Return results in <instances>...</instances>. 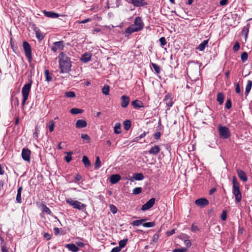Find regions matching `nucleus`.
Here are the masks:
<instances>
[{
    "mask_svg": "<svg viewBox=\"0 0 252 252\" xmlns=\"http://www.w3.org/2000/svg\"><path fill=\"white\" fill-rule=\"evenodd\" d=\"M110 210L113 214H116L118 211L117 207L113 204L110 205Z\"/></svg>",
    "mask_w": 252,
    "mask_h": 252,
    "instance_id": "47",
    "label": "nucleus"
},
{
    "mask_svg": "<svg viewBox=\"0 0 252 252\" xmlns=\"http://www.w3.org/2000/svg\"><path fill=\"white\" fill-rule=\"evenodd\" d=\"M1 250L2 252H8L7 248L5 245H2V246H1Z\"/></svg>",
    "mask_w": 252,
    "mask_h": 252,
    "instance_id": "60",
    "label": "nucleus"
},
{
    "mask_svg": "<svg viewBox=\"0 0 252 252\" xmlns=\"http://www.w3.org/2000/svg\"><path fill=\"white\" fill-rule=\"evenodd\" d=\"M195 204L200 207H204L209 204V201L204 198L198 199L195 201Z\"/></svg>",
    "mask_w": 252,
    "mask_h": 252,
    "instance_id": "14",
    "label": "nucleus"
},
{
    "mask_svg": "<svg viewBox=\"0 0 252 252\" xmlns=\"http://www.w3.org/2000/svg\"><path fill=\"white\" fill-rule=\"evenodd\" d=\"M64 48L63 41H59L55 42L53 44V46L51 47V50L53 52H56L57 50H63Z\"/></svg>",
    "mask_w": 252,
    "mask_h": 252,
    "instance_id": "9",
    "label": "nucleus"
},
{
    "mask_svg": "<svg viewBox=\"0 0 252 252\" xmlns=\"http://www.w3.org/2000/svg\"><path fill=\"white\" fill-rule=\"evenodd\" d=\"M23 49L29 63L32 61V49L30 44L27 41H24L23 43Z\"/></svg>",
    "mask_w": 252,
    "mask_h": 252,
    "instance_id": "6",
    "label": "nucleus"
},
{
    "mask_svg": "<svg viewBox=\"0 0 252 252\" xmlns=\"http://www.w3.org/2000/svg\"><path fill=\"white\" fill-rule=\"evenodd\" d=\"M221 219L225 221L227 218V212L226 210H223L222 212V214L220 216Z\"/></svg>",
    "mask_w": 252,
    "mask_h": 252,
    "instance_id": "49",
    "label": "nucleus"
},
{
    "mask_svg": "<svg viewBox=\"0 0 252 252\" xmlns=\"http://www.w3.org/2000/svg\"><path fill=\"white\" fill-rule=\"evenodd\" d=\"M32 84V80H30V82L24 85L22 89V94L23 96V100L22 105L24 106L26 104V101L28 100V96L31 89Z\"/></svg>",
    "mask_w": 252,
    "mask_h": 252,
    "instance_id": "4",
    "label": "nucleus"
},
{
    "mask_svg": "<svg viewBox=\"0 0 252 252\" xmlns=\"http://www.w3.org/2000/svg\"><path fill=\"white\" fill-rule=\"evenodd\" d=\"M173 96L171 94L168 93L165 95L163 99V102L166 104V106L168 108L167 110H169L170 108L173 105L174 102L173 101Z\"/></svg>",
    "mask_w": 252,
    "mask_h": 252,
    "instance_id": "8",
    "label": "nucleus"
},
{
    "mask_svg": "<svg viewBox=\"0 0 252 252\" xmlns=\"http://www.w3.org/2000/svg\"><path fill=\"white\" fill-rule=\"evenodd\" d=\"M44 75L45 76V80L47 82H51L53 80V75L52 73H50L49 71L46 69L44 71Z\"/></svg>",
    "mask_w": 252,
    "mask_h": 252,
    "instance_id": "25",
    "label": "nucleus"
},
{
    "mask_svg": "<svg viewBox=\"0 0 252 252\" xmlns=\"http://www.w3.org/2000/svg\"><path fill=\"white\" fill-rule=\"evenodd\" d=\"M235 87H236V88H235L236 93L237 94H240L241 93V89H240V87L239 83H236L235 85Z\"/></svg>",
    "mask_w": 252,
    "mask_h": 252,
    "instance_id": "56",
    "label": "nucleus"
},
{
    "mask_svg": "<svg viewBox=\"0 0 252 252\" xmlns=\"http://www.w3.org/2000/svg\"><path fill=\"white\" fill-rule=\"evenodd\" d=\"M54 231L55 235H58L60 233V229L58 227H55L54 228Z\"/></svg>",
    "mask_w": 252,
    "mask_h": 252,
    "instance_id": "63",
    "label": "nucleus"
},
{
    "mask_svg": "<svg viewBox=\"0 0 252 252\" xmlns=\"http://www.w3.org/2000/svg\"><path fill=\"white\" fill-rule=\"evenodd\" d=\"M131 126V122L129 120H126L124 122V127L125 129L128 130Z\"/></svg>",
    "mask_w": 252,
    "mask_h": 252,
    "instance_id": "40",
    "label": "nucleus"
},
{
    "mask_svg": "<svg viewBox=\"0 0 252 252\" xmlns=\"http://www.w3.org/2000/svg\"><path fill=\"white\" fill-rule=\"evenodd\" d=\"M44 238L46 239V240H50L51 238V236L50 234L48 233H44Z\"/></svg>",
    "mask_w": 252,
    "mask_h": 252,
    "instance_id": "58",
    "label": "nucleus"
},
{
    "mask_svg": "<svg viewBox=\"0 0 252 252\" xmlns=\"http://www.w3.org/2000/svg\"><path fill=\"white\" fill-rule=\"evenodd\" d=\"M155 203V198H152L149 200L146 203L142 206L141 210L142 211H146L152 208Z\"/></svg>",
    "mask_w": 252,
    "mask_h": 252,
    "instance_id": "11",
    "label": "nucleus"
},
{
    "mask_svg": "<svg viewBox=\"0 0 252 252\" xmlns=\"http://www.w3.org/2000/svg\"><path fill=\"white\" fill-rule=\"evenodd\" d=\"M228 0H221L220 1V5L224 6L227 4Z\"/></svg>",
    "mask_w": 252,
    "mask_h": 252,
    "instance_id": "59",
    "label": "nucleus"
},
{
    "mask_svg": "<svg viewBox=\"0 0 252 252\" xmlns=\"http://www.w3.org/2000/svg\"><path fill=\"white\" fill-rule=\"evenodd\" d=\"M32 29L33 31L35 32L36 37L39 40H41L44 38L43 34L40 32L39 29L35 26V25H33Z\"/></svg>",
    "mask_w": 252,
    "mask_h": 252,
    "instance_id": "15",
    "label": "nucleus"
},
{
    "mask_svg": "<svg viewBox=\"0 0 252 252\" xmlns=\"http://www.w3.org/2000/svg\"><path fill=\"white\" fill-rule=\"evenodd\" d=\"M142 191V189L140 187H137L134 188L132 190L133 194L137 195L140 193Z\"/></svg>",
    "mask_w": 252,
    "mask_h": 252,
    "instance_id": "45",
    "label": "nucleus"
},
{
    "mask_svg": "<svg viewBox=\"0 0 252 252\" xmlns=\"http://www.w3.org/2000/svg\"><path fill=\"white\" fill-rule=\"evenodd\" d=\"M158 235L155 234L153 236V241L155 242H157L158 241Z\"/></svg>",
    "mask_w": 252,
    "mask_h": 252,
    "instance_id": "64",
    "label": "nucleus"
},
{
    "mask_svg": "<svg viewBox=\"0 0 252 252\" xmlns=\"http://www.w3.org/2000/svg\"><path fill=\"white\" fill-rule=\"evenodd\" d=\"M187 248L175 249L173 250V252H186Z\"/></svg>",
    "mask_w": 252,
    "mask_h": 252,
    "instance_id": "55",
    "label": "nucleus"
},
{
    "mask_svg": "<svg viewBox=\"0 0 252 252\" xmlns=\"http://www.w3.org/2000/svg\"><path fill=\"white\" fill-rule=\"evenodd\" d=\"M191 230V231L195 232L199 230V228L197 225H196L195 224H194L193 223L192 224Z\"/></svg>",
    "mask_w": 252,
    "mask_h": 252,
    "instance_id": "54",
    "label": "nucleus"
},
{
    "mask_svg": "<svg viewBox=\"0 0 252 252\" xmlns=\"http://www.w3.org/2000/svg\"><path fill=\"white\" fill-rule=\"evenodd\" d=\"M252 87V81L251 80H248L247 82V84L245 88V93L246 95H248L249 93H250L251 88Z\"/></svg>",
    "mask_w": 252,
    "mask_h": 252,
    "instance_id": "28",
    "label": "nucleus"
},
{
    "mask_svg": "<svg viewBox=\"0 0 252 252\" xmlns=\"http://www.w3.org/2000/svg\"><path fill=\"white\" fill-rule=\"evenodd\" d=\"M65 96L69 98L74 97L75 96V94L73 91H69L65 93Z\"/></svg>",
    "mask_w": 252,
    "mask_h": 252,
    "instance_id": "42",
    "label": "nucleus"
},
{
    "mask_svg": "<svg viewBox=\"0 0 252 252\" xmlns=\"http://www.w3.org/2000/svg\"><path fill=\"white\" fill-rule=\"evenodd\" d=\"M231 106H232V104H231V102L230 100V99L227 100L226 103H225V107L227 109H229L231 108Z\"/></svg>",
    "mask_w": 252,
    "mask_h": 252,
    "instance_id": "52",
    "label": "nucleus"
},
{
    "mask_svg": "<svg viewBox=\"0 0 252 252\" xmlns=\"http://www.w3.org/2000/svg\"><path fill=\"white\" fill-rule=\"evenodd\" d=\"M109 90V87L108 85H105L102 88V93L105 95H108Z\"/></svg>",
    "mask_w": 252,
    "mask_h": 252,
    "instance_id": "41",
    "label": "nucleus"
},
{
    "mask_svg": "<svg viewBox=\"0 0 252 252\" xmlns=\"http://www.w3.org/2000/svg\"><path fill=\"white\" fill-rule=\"evenodd\" d=\"M114 131L116 134H120L121 133V124L120 123H117L115 124L114 127Z\"/></svg>",
    "mask_w": 252,
    "mask_h": 252,
    "instance_id": "27",
    "label": "nucleus"
},
{
    "mask_svg": "<svg viewBox=\"0 0 252 252\" xmlns=\"http://www.w3.org/2000/svg\"><path fill=\"white\" fill-rule=\"evenodd\" d=\"M224 94L222 93H219L217 94V100L220 104H222L224 100Z\"/></svg>",
    "mask_w": 252,
    "mask_h": 252,
    "instance_id": "31",
    "label": "nucleus"
},
{
    "mask_svg": "<svg viewBox=\"0 0 252 252\" xmlns=\"http://www.w3.org/2000/svg\"><path fill=\"white\" fill-rule=\"evenodd\" d=\"M184 243L187 248H189L191 245V242L189 240H186L184 242Z\"/></svg>",
    "mask_w": 252,
    "mask_h": 252,
    "instance_id": "57",
    "label": "nucleus"
},
{
    "mask_svg": "<svg viewBox=\"0 0 252 252\" xmlns=\"http://www.w3.org/2000/svg\"><path fill=\"white\" fill-rule=\"evenodd\" d=\"M151 64L152 66L153 67V68H154L155 72L157 74H160V73L161 72L160 67L157 64L153 63H151Z\"/></svg>",
    "mask_w": 252,
    "mask_h": 252,
    "instance_id": "30",
    "label": "nucleus"
},
{
    "mask_svg": "<svg viewBox=\"0 0 252 252\" xmlns=\"http://www.w3.org/2000/svg\"><path fill=\"white\" fill-rule=\"evenodd\" d=\"M121 250L118 247H116L113 248L110 252H119Z\"/></svg>",
    "mask_w": 252,
    "mask_h": 252,
    "instance_id": "61",
    "label": "nucleus"
},
{
    "mask_svg": "<svg viewBox=\"0 0 252 252\" xmlns=\"http://www.w3.org/2000/svg\"><path fill=\"white\" fill-rule=\"evenodd\" d=\"M59 63L61 73H68L71 70V62L70 58L63 52H61L59 56Z\"/></svg>",
    "mask_w": 252,
    "mask_h": 252,
    "instance_id": "1",
    "label": "nucleus"
},
{
    "mask_svg": "<svg viewBox=\"0 0 252 252\" xmlns=\"http://www.w3.org/2000/svg\"><path fill=\"white\" fill-rule=\"evenodd\" d=\"M43 12L44 15L48 18H57L59 17V15L58 13H55L53 11H47L46 10H44Z\"/></svg>",
    "mask_w": 252,
    "mask_h": 252,
    "instance_id": "17",
    "label": "nucleus"
},
{
    "mask_svg": "<svg viewBox=\"0 0 252 252\" xmlns=\"http://www.w3.org/2000/svg\"><path fill=\"white\" fill-rule=\"evenodd\" d=\"M23 190V187L22 186H20L18 188L17 190V193L16 195V201L18 203H22V198H21V193Z\"/></svg>",
    "mask_w": 252,
    "mask_h": 252,
    "instance_id": "23",
    "label": "nucleus"
},
{
    "mask_svg": "<svg viewBox=\"0 0 252 252\" xmlns=\"http://www.w3.org/2000/svg\"><path fill=\"white\" fill-rule=\"evenodd\" d=\"M208 43V40H204L198 46L197 49L200 51H203L207 46Z\"/></svg>",
    "mask_w": 252,
    "mask_h": 252,
    "instance_id": "26",
    "label": "nucleus"
},
{
    "mask_svg": "<svg viewBox=\"0 0 252 252\" xmlns=\"http://www.w3.org/2000/svg\"><path fill=\"white\" fill-rule=\"evenodd\" d=\"M76 244L77 245V247H81V248H82L84 246V244L81 241L76 242Z\"/></svg>",
    "mask_w": 252,
    "mask_h": 252,
    "instance_id": "62",
    "label": "nucleus"
},
{
    "mask_svg": "<svg viewBox=\"0 0 252 252\" xmlns=\"http://www.w3.org/2000/svg\"><path fill=\"white\" fill-rule=\"evenodd\" d=\"M81 138L83 140H87L88 142H89V140L90 139V137L87 134L84 133H82L81 134Z\"/></svg>",
    "mask_w": 252,
    "mask_h": 252,
    "instance_id": "51",
    "label": "nucleus"
},
{
    "mask_svg": "<svg viewBox=\"0 0 252 252\" xmlns=\"http://www.w3.org/2000/svg\"><path fill=\"white\" fill-rule=\"evenodd\" d=\"M131 3L136 7H141L147 4L144 0H131Z\"/></svg>",
    "mask_w": 252,
    "mask_h": 252,
    "instance_id": "16",
    "label": "nucleus"
},
{
    "mask_svg": "<svg viewBox=\"0 0 252 252\" xmlns=\"http://www.w3.org/2000/svg\"><path fill=\"white\" fill-rule=\"evenodd\" d=\"M92 58V54L90 52H86L82 55L81 60L84 63H88L89 62Z\"/></svg>",
    "mask_w": 252,
    "mask_h": 252,
    "instance_id": "18",
    "label": "nucleus"
},
{
    "mask_svg": "<svg viewBox=\"0 0 252 252\" xmlns=\"http://www.w3.org/2000/svg\"><path fill=\"white\" fill-rule=\"evenodd\" d=\"M160 136H161V133L159 131L156 132L154 135V137L156 140L159 139Z\"/></svg>",
    "mask_w": 252,
    "mask_h": 252,
    "instance_id": "53",
    "label": "nucleus"
},
{
    "mask_svg": "<svg viewBox=\"0 0 252 252\" xmlns=\"http://www.w3.org/2000/svg\"><path fill=\"white\" fill-rule=\"evenodd\" d=\"M133 178L137 181H140L144 178V176L142 173H136L133 175Z\"/></svg>",
    "mask_w": 252,
    "mask_h": 252,
    "instance_id": "38",
    "label": "nucleus"
},
{
    "mask_svg": "<svg viewBox=\"0 0 252 252\" xmlns=\"http://www.w3.org/2000/svg\"><path fill=\"white\" fill-rule=\"evenodd\" d=\"M42 211L47 214L51 215V211L50 209L45 204H42L41 206Z\"/></svg>",
    "mask_w": 252,
    "mask_h": 252,
    "instance_id": "34",
    "label": "nucleus"
},
{
    "mask_svg": "<svg viewBox=\"0 0 252 252\" xmlns=\"http://www.w3.org/2000/svg\"><path fill=\"white\" fill-rule=\"evenodd\" d=\"M240 48V46L239 43L238 42H236L233 47V50L234 52H236L239 50Z\"/></svg>",
    "mask_w": 252,
    "mask_h": 252,
    "instance_id": "50",
    "label": "nucleus"
},
{
    "mask_svg": "<svg viewBox=\"0 0 252 252\" xmlns=\"http://www.w3.org/2000/svg\"><path fill=\"white\" fill-rule=\"evenodd\" d=\"M121 105L122 108H126L130 102V98L128 96L124 95L121 97Z\"/></svg>",
    "mask_w": 252,
    "mask_h": 252,
    "instance_id": "12",
    "label": "nucleus"
},
{
    "mask_svg": "<svg viewBox=\"0 0 252 252\" xmlns=\"http://www.w3.org/2000/svg\"><path fill=\"white\" fill-rule=\"evenodd\" d=\"M160 149L158 145H155L149 151L150 154L157 155L160 152Z\"/></svg>",
    "mask_w": 252,
    "mask_h": 252,
    "instance_id": "22",
    "label": "nucleus"
},
{
    "mask_svg": "<svg viewBox=\"0 0 252 252\" xmlns=\"http://www.w3.org/2000/svg\"><path fill=\"white\" fill-rule=\"evenodd\" d=\"M55 126V123L53 121L51 120L49 122V129L50 132H52L54 130Z\"/></svg>",
    "mask_w": 252,
    "mask_h": 252,
    "instance_id": "46",
    "label": "nucleus"
},
{
    "mask_svg": "<svg viewBox=\"0 0 252 252\" xmlns=\"http://www.w3.org/2000/svg\"><path fill=\"white\" fill-rule=\"evenodd\" d=\"M144 23L140 17H136L134 23L127 28L125 31V37H128L132 33L141 31L144 28Z\"/></svg>",
    "mask_w": 252,
    "mask_h": 252,
    "instance_id": "2",
    "label": "nucleus"
},
{
    "mask_svg": "<svg viewBox=\"0 0 252 252\" xmlns=\"http://www.w3.org/2000/svg\"><path fill=\"white\" fill-rule=\"evenodd\" d=\"M31 151L27 148H23L22 151L21 156L25 161H30Z\"/></svg>",
    "mask_w": 252,
    "mask_h": 252,
    "instance_id": "10",
    "label": "nucleus"
},
{
    "mask_svg": "<svg viewBox=\"0 0 252 252\" xmlns=\"http://www.w3.org/2000/svg\"><path fill=\"white\" fill-rule=\"evenodd\" d=\"M128 239H125L119 241V246L118 247L122 250V248H124L126 245V243L127 242Z\"/></svg>",
    "mask_w": 252,
    "mask_h": 252,
    "instance_id": "36",
    "label": "nucleus"
},
{
    "mask_svg": "<svg viewBox=\"0 0 252 252\" xmlns=\"http://www.w3.org/2000/svg\"><path fill=\"white\" fill-rule=\"evenodd\" d=\"M237 173L239 179L244 182H246L248 181V177L246 173L240 169H237Z\"/></svg>",
    "mask_w": 252,
    "mask_h": 252,
    "instance_id": "13",
    "label": "nucleus"
},
{
    "mask_svg": "<svg viewBox=\"0 0 252 252\" xmlns=\"http://www.w3.org/2000/svg\"><path fill=\"white\" fill-rule=\"evenodd\" d=\"M66 202L74 208L83 210L86 209V205L78 201L72 200L71 198L66 199Z\"/></svg>",
    "mask_w": 252,
    "mask_h": 252,
    "instance_id": "5",
    "label": "nucleus"
},
{
    "mask_svg": "<svg viewBox=\"0 0 252 252\" xmlns=\"http://www.w3.org/2000/svg\"><path fill=\"white\" fill-rule=\"evenodd\" d=\"M70 112L71 114L76 115L82 113L83 112V110L77 108H73L70 110Z\"/></svg>",
    "mask_w": 252,
    "mask_h": 252,
    "instance_id": "32",
    "label": "nucleus"
},
{
    "mask_svg": "<svg viewBox=\"0 0 252 252\" xmlns=\"http://www.w3.org/2000/svg\"><path fill=\"white\" fill-rule=\"evenodd\" d=\"M101 166V161L99 157H96L95 162L94 163V169L97 170Z\"/></svg>",
    "mask_w": 252,
    "mask_h": 252,
    "instance_id": "39",
    "label": "nucleus"
},
{
    "mask_svg": "<svg viewBox=\"0 0 252 252\" xmlns=\"http://www.w3.org/2000/svg\"><path fill=\"white\" fill-rule=\"evenodd\" d=\"M82 162L86 167H89L91 165L90 161L89 160L88 157L86 156H84L83 157Z\"/></svg>",
    "mask_w": 252,
    "mask_h": 252,
    "instance_id": "29",
    "label": "nucleus"
},
{
    "mask_svg": "<svg viewBox=\"0 0 252 252\" xmlns=\"http://www.w3.org/2000/svg\"><path fill=\"white\" fill-rule=\"evenodd\" d=\"M87 122L83 119L78 120L75 124L76 127L77 128H81L85 127L87 126Z\"/></svg>",
    "mask_w": 252,
    "mask_h": 252,
    "instance_id": "20",
    "label": "nucleus"
},
{
    "mask_svg": "<svg viewBox=\"0 0 252 252\" xmlns=\"http://www.w3.org/2000/svg\"><path fill=\"white\" fill-rule=\"evenodd\" d=\"M248 55L247 52H244L241 54V58L243 62H245L248 60Z\"/></svg>",
    "mask_w": 252,
    "mask_h": 252,
    "instance_id": "44",
    "label": "nucleus"
},
{
    "mask_svg": "<svg viewBox=\"0 0 252 252\" xmlns=\"http://www.w3.org/2000/svg\"><path fill=\"white\" fill-rule=\"evenodd\" d=\"M121 179V176L119 174H113L110 176V181L112 184H115Z\"/></svg>",
    "mask_w": 252,
    "mask_h": 252,
    "instance_id": "19",
    "label": "nucleus"
},
{
    "mask_svg": "<svg viewBox=\"0 0 252 252\" xmlns=\"http://www.w3.org/2000/svg\"><path fill=\"white\" fill-rule=\"evenodd\" d=\"M142 225L145 227H151L155 225V223L154 221L145 222L143 223Z\"/></svg>",
    "mask_w": 252,
    "mask_h": 252,
    "instance_id": "43",
    "label": "nucleus"
},
{
    "mask_svg": "<svg viewBox=\"0 0 252 252\" xmlns=\"http://www.w3.org/2000/svg\"><path fill=\"white\" fill-rule=\"evenodd\" d=\"M65 247L72 252H78V247L74 244H68L65 245Z\"/></svg>",
    "mask_w": 252,
    "mask_h": 252,
    "instance_id": "21",
    "label": "nucleus"
},
{
    "mask_svg": "<svg viewBox=\"0 0 252 252\" xmlns=\"http://www.w3.org/2000/svg\"><path fill=\"white\" fill-rule=\"evenodd\" d=\"M65 154H66V156L64 157V159L65 161L69 163L72 160V155L73 154L72 152H65Z\"/></svg>",
    "mask_w": 252,
    "mask_h": 252,
    "instance_id": "35",
    "label": "nucleus"
},
{
    "mask_svg": "<svg viewBox=\"0 0 252 252\" xmlns=\"http://www.w3.org/2000/svg\"><path fill=\"white\" fill-rule=\"evenodd\" d=\"M159 42L160 43V45L161 47H163V46L165 45L167 43V42L166 41V39L164 37H161L159 39Z\"/></svg>",
    "mask_w": 252,
    "mask_h": 252,
    "instance_id": "48",
    "label": "nucleus"
},
{
    "mask_svg": "<svg viewBox=\"0 0 252 252\" xmlns=\"http://www.w3.org/2000/svg\"><path fill=\"white\" fill-rule=\"evenodd\" d=\"M146 219H141L139 220H134L131 222V225L133 226H138L143 224V222L145 221Z\"/></svg>",
    "mask_w": 252,
    "mask_h": 252,
    "instance_id": "33",
    "label": "nucleus"
},
{
    "mask_svg": "<svg viewBox=\"0 0 252 252\" xmlns=\"http://www.w3.org/2000/svg\"><path fill=\"white\" fill-rule=\"evenodd\" d=\"M131 105L135 108H139L144 107L143 104L141 101L139 100H135L131 102Z\"/></svg>",
    "mask_w": 252,
    "mask_h": 252,
    "instance_id": "24",
    "label": "nucleus"
},
{
    "mask_svg": "<svg viewBox=\"0 0 252 252\" xmlns=\"http://www.w3.org/2000/svg\"><path fill=\"white\" fill-rule=\"evenodd\" d=\"M219 135L220 138L227 139L230 136V132L227 127L219 125L218 127Z\"/></svg>",
    "mask_w": 252,
    "mask_h": 252,
    "instance_id": "7",
    "label": "nucleus"
},
{
    "mask_svg": "<svg viewBox=\"0 0 252 252\" xmlns=\"http://www.w3.org/2000/svg\"><path fill=\"white\" fill-rule=\"evenodd\" d=\"M232 192L235 196V201L240 202L242 199V194L240 189V184L235 176L232 177Z\"/></svg>",
    "mask_w": 252,
    "mask_h": 252,
    "instance_id": "3",
    "label": "nucleus"
},
{
    "mask_svg": "<svg viewBox=\"0 0 252 252\" xmlns=\"http://www.w3.org/2000/svg\"><path fill=\"white\" fill-rule=\"evenodd\" d=\"M249 27L248 26H245L244 27L242 32H241V34L242 35H244L246 39L248 37V33H249Z\"/></svg>",
    "mask_w": 252,
    "mask_h": 252,
    "instance_id": "37",
    "label": "nucleus"
}]
</instances>
